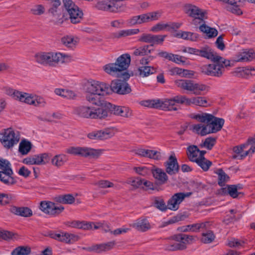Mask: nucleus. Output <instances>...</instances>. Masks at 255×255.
<instances>
[{
    "label": "nucleus",
    "instance_id": "1",
    "mask_svg": "<svg viewBox=\"0 0 255 255\" xmlns=\"http://www.w3.org/2000/svg\"><path fill=\"white\" fill-rule=\"evenodd\" d=\"M36 61L43 65L55 66L58 63H68L72 60L71 55L60 52H40L35 56Z\"/></svg>",
    "mask_w": 255,
    "mask_h": 255
},
{
    "label": "nucleus",
    "instance_id": "2",
    "mask_svg": "<svg viewBox=\"0 0 255 255\" xmlns=\"http://www.w3.org/2000/svg\"><path fill=\"white\" fill-rule=\"evenodd\" d=\"M3 90L5 94L11 97L14 100L27 104L43 107L46 104L45 100L43 98L35 95L19 92L9 87H4Z\"/></svg>",
    "mask_w": 255,
    "mask_h": 255
},
{
    "label": "nucleus",
    "instance_id": "3",
    "mask_svg": "<svg viewBox=\"0 0 255 255\" xmlns=\"http://www.w3.org/2000/svg\"><path fill=\"white\" fill-rule=\"evenodd\" d=\"M193 119L199 122L206 124L208 133H216L220 131L225 123L222 118H219L212 114L203 113L198 114L193 117Z\"/></svg>",
    "mask_w": 255,
    "mask_h": 255
},
{
    "label": "nucleus",
    "instance_id": "4",
    "mask_svg": "<svg viewBox=\"0 0 255 255\" xmlns=\"http://www.w3.org/2000/svg\"><path fill=\"white\" fill-rule=\"evenodd\" d=\"M130 61V56L129 54H123L117 58L115 63L106 64L103 67V69L107 73L114 76L119 72L127 70Z\"/></svg>",
    "mask_w": 255,
    "mask_h": 255
},
{
    "label": "nucleus",
    "instance_id": "5",
    "mask_svg": "<svg viewBox=\"0 0 255 255\" xmlns=\"http://www.w3.org/2000/svg\"><path fill=\"white\" fill-rule=\"evenodd\" d=\"M184 10L189 16L193 18L191 24L198 26L205 23L204 20L207 18V12L205 10L190 3L184 5Z\"/></svg>",
    "mask_w": 255,
    "mask_h": 255
},
{
    "label": "nucleus",
    "instance_id": "6",
    "mask_svg": "<svg viewBox=\"0 0 255 255\" xmlns=\"http://www.w3.org/2000/svg\"><path fill=\"white\" fill-rule=\"evenodd\" d=\"M20 140V134L18 131H14L11 128L4 129L0 133V141L6 149L12 148L16 145Z\"/></svg>",
    "mask_w": 255,
    "mask_h": 255
},
{
    "label": "nucleus",
    "instance_id": "7",
    "mask_svg": "<svg viewBox=\"0 0 255 255\" xmlns=\"http://www.w3.org/2000/svg\"><path fill=\"white\" fill-rule=\"evenodd\" d=\"M175 85L179 88L190 92L195 95H201L203 91L207 90L206 85L196 83L191 80L180 79L175 81Z\"/></svg>",
    "mask_w": 255,
    "mask_h": 255
},
{
    "label": "nucleus",
    "instance_id": "8",
    "mask_svg": "<svg viewBox=\"0 0 255 255\" xmlns=\"http://www.w3.org/2000/svg\"><path fill=\"white\" fill-rule=\"evenodd\" d=\"M191 194V192L175 193L168 201L167 205L163 199H160V211H165L167 209L172 211L177 210L179 208V205L185 198L190 196Z\"/></svg>",
    "mask_w": 255,
    "mask_h": 255
},
{
    "label": "nucleus",
    "instance_id": "9",
    "mask_svg": "<svg viewBox=\"0 0 255 255\" xmlns=\"http://www.w3.org/2000/svg\"><path fill=\"white\" fill-rule=\"evenodd\" d=\"M123 77L124 80H115L112 81L110 90L113 92L120 95H125L129 93L131 90L129 84L126 80L129 79L130 75L127 72L123 73Z\"/></svg>",
    "mask_w": 255,
    "mask_h": 255
},
{
    "label": "nucleus",
    "instance_id": "10",
    "mask_svg": "<svg viewBox=\"0 0 255 255\" xmlns=\"http://www.w3.org/2000/svg\"><path fill=\"white\" fill-rule=\"evenodd\" d=\"M65 8L67 11L72 23L76 24L80 21L83 12L71 0H63Z\"/></svg>",
    "mask_w": 255,
    "mask_h": 255
},
{
    "label": "nucleus",
    "instance_id": "11",
    "mask_svg": "<svg viewBox=\"0 0 255 255\" xmlns=\"http://www.w3.org/2000/svg\"><path fill=\"white\" fill-rule=\"evenodd\" d=\"M174 102L191 106L192 105V98H188L185 96L179 95L174 97L173 100H169L165 102L160 101V109L165 111L176 110L177 108L174 107Z\"/></svg>",
    "mask_w": 255,
    "mask_h": 255
},
{
    "label": "nucleus",
    "instance_id": "12",
    "mask_svg": "<svg viewBox=\"0 0 255 255\" xmlns=\"http://www.w3.org/2000/svg\"><path fill=\"white\" fill-rule=\"evenodd\" d=\"M66 152L74 155L94 158L98 157L100 154L99 150L86 147H70L66 149Z\"/></svg>",
    "mask_w": 255,
    "mask_h": 255
},
{
    "label": "nucleus",
    "instance_id": "13",
    "mask_svg": "<svg viewBox=\"0 0 255 255\" xmlns=\"http://www.w3.org/2000/svg\"><path fill=\"white\" fill-rule=\"evenodd\" d=\"M40 209L45 214L56 216L60 214L64 209L62 206H59L50 201L41 202Z\"/></svg>",
    "mask_w": 255,
    "mask_h": 255
},
{
    "label": "nucleus",
    "instance_id": "14",
    "mask_svg": "<svg viewBox=\"0 0 255 255\" xmlns=\"http://www.w3.org/2000/svg\"><path fill=\"white\" fill-rule=\"evenodd\" d=\"M86 90L87 92H94L104 96L109 93L110 88L105 83L93 81L87 84Z\"/></svg>",
    "mask_w": 255,
    "mask_h": 255
},
{
    "label": "nucleus",
    "instance_id": "15",
    "mask_svg": "<svg viewBox=\"0 0 255 255\" xmlns=\"http://www.w3.org/2000/svg\"><path fill=\"white\" fill-rule=\"evenodd\" d=\"M202 72L208 76L221 77L224 72V69L218 62H214L213 64L203 66Z\"/></svg>",
    "mask_w": 255,
    "mask_h": 255
},
{
    "label": "nucleus",
    "instance_id": "16",
    "mask_svg": "<svg viewBox=\"0 0 255 255\" xmlns=\"http://www.w3.org/2000/svg\"><path fill=\"white\" fill-rule=\"evenodd\" d=\"M165 171L170 175L177 174L179 171V165L174 154L171 155L167 161L164 163Z\"/></svg>",
    "mask_w": 255,
    "mask_h": 255
},
{
    "label": "nucleus",
    "instance_id": "17",
    "mask_svg": "<svg viewBox=\"0 0 255 255\" xmlns=\"http://www.w3.org/2000/svg\"><path fill=\"white\" fill-rule=\"evenodd\" d=\"M51 238L66 243H72L78 240V236L65 232L59 233H52L49 235Z\"/></svg>",
    "mask_w": 255,
    "mask_h": 255
},
{
    "label": "nucleus",
    "instance_id": "18",
    "mask_svg": "<svg viewBox=\"0 0 255 255\" xmlns=\"http://www.w3.org/2000/svg\"><path fill=\"white\" fill-rule=\"evenodd\" d=\"M107 107L115 115L125 118H128L132 115L131 111L128 107L116 106L110 103H108Z\"/></svg>",
    "mask_w": 255,
    "mask_h": 255
},
{
    "label": "nucleus",
    "instance_id": "19",
    "mask_svg": "<svg viewBox=\"0 0 255 255\" xmlns=\"http://www.w3.org/2000/svg\"><path fill=\"white\" fill-rule=\"evenodd\" d=\"M13 172L10 168L3 169L0 171V181L7 185H12L16 183V179L13 177Z\"/></svg>",
    "mask_w": 255,
    "mask_h": 255
},
{
    "label": "nucleus",
    "instance_id": "20",
    "mask_svg": "<svg viewBox=\"0 0 255 255\" xmlns=\"http://www.w3.org/2000/svg\"><path fill=\"white\" fill-rule=\"evenodd\" d=\"M103 95L94 92H87L86 98L88 101L93 105L99 106L105 105L107 106L108 104L105 103Z\"/></svg>",
    "mask_w": 255,
    "mask_h": 255
},
{
    "label": "nucleus",
    "instance_id": "21",
    "mask_svg": "<svg viewBox=\"0 0 255 255\" xmlns=\"http://www.w3.org/2000/svg\"><path fill=\"white\" fill-rule=\"evenodd\" d=\"M138 40L140 42L150 43L149 46H151V49H152L153 45L159 43V36L149 33H143L139 37Z\"/></svg>",
    "mask_w": 255,
    "mask_h": 255
},
{
    "label": "nucleus",
    "instance_id": "22",
    "mask_svg": "<svg viewBox=\"0 0 255 255\" xmlns=\"http://www.w3.org/2000/svg\"><path fill=\"white\" fill-rule=\"evenodd\" d=\"M130 226L137 231L145 232L150 228V225L148 220L144 218H140L130 225Z\"/></svg>",
    "mask_w": 255,
    "mask_h": 255
},
{
    "label": "nucleus",
    "instance_id": "23",
    "mask_svg": "<svg viewBox=\"0 0 255 255\" xmlns=\"http://www.w3.org/2000/svg\"><path fill=\"white\" fill-rule=\"evenodd\" d=\"M93 223L86 221H72L66 222V225L69 227L83 230L92 229Z\"/></svg>",
    "mask_w": 255,
    "mask_h": 255
},
{
    "label": "nucleus",
    "instance_id": "24",
    "mask_svg": "<svg viewBox=\"0 0 255 255\" xmlns=\"http://www.w3.org/2000/svg\"><path fill=\"white\" fill-rule=\"evenodd\" d=\"M94 109L89 107H80L74 109V113L80 117L93 119Z\"/></svg>",
    "mask_w": 255,
    "mask_h": 255
},
{
    "label": "nucleus",
    "instance_id": "25",
    "mask_svg": "<svg viewBox=\"0 0 255 255\" xmlns=\"http://www.w3.org/2000/svg\"><path fill=\"white\" fill-rule=\"evenodd\" d=\"M217 54V53L214 52V50L210 47L206 46L202 47L200 49H198L197 55L206 58L214 62Z\"/></svg>",
    "mask_w": 255,
    "mask_h": 255
},
{
    "label": "nucleus",
    "instance_id": "26",
    "mask_svg": "<svg viewBox=\"0 0 255 255\" xmlns=\"http://www.w3.org/2000/svg\"><path fill=\"white\" fill-rule=\"evenodd\" d=\"M158 15V11H153L138 15L139 24L157 20Z\"/></svg>",
    "mask_w": 255,
    "mask_h": 255
},
{
    "label": "nucleus",
    "instance_id": "27",
    "mask_svg": "<svg viewBox=\"0 0 255 255\" xmlns=\"http://www.w3.org/2000/svg\"><path fill=\"white\" fill-rule=\"evenodd\" d=\"M207 223H196L187 226L179 227L177 230L181 232H187L188 231L197 232L200 229L205 228Z\"/></svg>",
    "mask_w": 255,
    "mask_h": 255
},
{
    "label": "nucleus",
    "instance_id": "28",
    "mask_svg": "<svg viewBox=\"0 0 255 255\" xmlns=\"http://www.w3.org/2000/svg\"><path fill=\"white\" fill-rule=\"evenodd\" d=\"M10 211L16 215L25 217H30L32 215L31 210L28 207H17L13 206L10 209Z\"/></svg>",
    "mask_w": 255,
    "mask_h": 255
},
{
    "label": "nucleus",
    "instance_id": "29",
    "mask_svg": "<svg viewBox=\"0 0 255 255\" xmlns=\"http://www.w3.org/2000/svg\"><path fill=\"white\" fill-rule=\"evenodd\" d=\"M135 154L144 157H148L151 159H157L158 152L154 150L146 149L144 148H138L135 150Z\"/></svg>",
    "mask_w": 255,
    "mask_h": 255
},
{
    "label": "nucleus",
    "instance_id": "30",
    "mask_svg": "<svg viewBox=\"0 0 255 255\" xmlns=\"http://www.w3.org/2000/svg\"><path fill=\"white\" fill-rule=\"evenodd\" d=\"M139 32V29L138 28L121 30L118 32L113 33L112 36L115 38H120L121 37L136 34Z\"/></svg>",
    "mask_w": 255,
    "mask_h": 255
},
{
    "label": "nucleus",
    "instance_id": "31",
    "mask_svg": "<svg viewBox=\"0 0 255 255\" xmlns=\"http://www.w3.org/2000/svg\"><path fill=\"white\" fill-rule=\"evenodd\" d=\"M222 194L229 195L233 198L238 197L239 192H238V187L236 185H227L226 187L221 188Z\"/></svg>",
    "mask_w": 255,
    "mask_h": 255
},
{
    "label": "nucleus",
    "instance_id": "32",
    "mask_svg": "<svg viewBox=\"0 0 255 255\" xmlns=\"http://www.w3.org/2000/svg\"><path fill=\"white\" fill-rule=\"evenodd\" d=\"M195 236L186 235L183 233L174 235L173 239L177 242H182L185 245L191 244L194 240Z\"/></svg>",
    "mask_w": 255,
    "mask_h": 255
},
{
    "label": "nucleus",
    "instance_id": "33",
    "mask_svg": "<svg viewBox=\"0 0 255 255\" xmlns=\"http://www.w3.org/2000/svg\"><path fill=\"white\" fill-rule=\"evenodd\" d=\"M200 149L196 145H190L187 149V155L189 159L192 162H196L198 160Z\"/></svg>",
    "mask_w": 255,
    "mask_h": 255
},
{
    "label": "nucleus",
    "instance_id": "34",
    "mask_svg": "<svg viewBox=\"0 0 255 255\" xmlns=\"http://www.w3.org/2000/svg\"><path fill=\"white\" fill-rule=\"evenodd\" d=\"M67 156L64 154H59L55 155L51 159V164L58 168L62 166L67 161Z\"/></svg>",
    "mask_w": 255,
    "mask_h": 255
},
{
    "label": "nucleus",
    "instance_id": "35",
    "mask_svg": "<svg viewBox=\"0 0 255 255\" xmlns=\"http://www.w3.org/2000/svg\"><path fill=\"white\" fill-rule=\"evenodd\" d=\"M199 28L201 31L206 34L208 38L214 37L218 35V31L215 28L208 26L205 23L200 25Z\"/></svg>",
    "mask_w": 255,
    "mask_h": 255
},
{
    "label": "nucleus",
    "instance_id": "36",
    "mask_svg": "<svg viewBox=\"0 0 255 255\" xmlns=\"http://www.w3.org/2000/svg\"><path fill=\"white\" fill-rule=\"evenodd\" d=\"M32 144L30 141L26 139H22L19 144L18 151L22 155L27 154L31 150Z\"/></svg>",
    "mask_w": 255,
    "mask_h": 255
},
{
    "label": "nucleus",
    "instance_id": "37",
    "mask_svg": "<svg viewBox=\"0 0 255 255\" xmlns=\"http://www.w3.org/2000/svg\"><path fill=\"white\" fill-rule=\"evenodd\" d=\"M215 173L218 175V184L220 186L223 187L225 185V183L230 179L229 176L222 169H218Z\"/></svg>",
    "mask_w": 255,
    "mask_h": 255
},
{
    "label": "nucleus",
    "instance_id": "38",
    "mask_svg": "<svg viewBox=\"0 0 255 255\" xmlns=\"http://www.w3.org/2000/svg\"><path fill=\"white\" fill-rule=\"evenodd\" d=\"M246 148L248 145H251L250 149L241 155L240 159H243L249 154H252L255 152V135L254 137H250L247 142L244 144Z\"/></svg>",
    "mask_w": 255,
    "mask_h": 255
},
{
    "label": "nucleus",
    "instance_id": "39",
    "mask_svg": "<svg viewBox=\"0 0 255 255\" xmlns=\"http://www.w3.org/2000/svg\"><path fill=\"white\" fill-rule=\"evenodd\" d=\"M138 104L144 107L158 109L159 108V99L142 100L138 102Z\"/></svg>",
    "mask_w": 255,
    "mask_h": 255
},
{
    "label": "nucleus",
    "instance_id": "40",
    "mask_svg": "<svg viewBox=\"0 0 255 255\" xmlns=\"http://www.w3.org/2000/svg\"><path fill=\"white\" fill-rule=\"evenodd\" d=\"M153 49H151V46H143L140 47L134 50L132 53V56H143L150 53Z\"/></svg>",
    "mask_w": 255,
    "mask_h": 255
},
{
    "label": "nucleus",
    "instance_id": "41",
    "mask_svg": "<svg viewBox=\"0 0 255 255\" xmlns=\"http://www.w3.org/2000/svg\"><path fill=\"white\" fill-rule=\"evenodd\" d=\"M31 248L28 246H19L15 248L11 253V255H29Z\"/></svg>",
    "mask_w": 255,
    "mask_h": 255
},
{
    "label": "nucleus",
    "instance_id": "42",
    "mask_svg": "<svg viewBox=\"0 0 255 255\" xmlns=\"http://www.w3.org/2000/svg\"><path fill=\"white\" fill-rule=\"evenodd\" d=\"M192 130L193 132L201 136H205L209 134L207 128H206L205 124H199L194 125L192 127Z\"/></svg>",
    "mask_w": 255,
    "mask_h": 255
},
{
    "label": "nucleus",
    "instance_id": "43",
    "mask_svg": "<svg viewBox=\"0 0 255 255\" xmlns=\"http://www.w3.org/2000/svg\"><path fill=\"white\" fill-rule=\"evenodd\" d=\"M61 42L67 47L73 48L76 45L78 41L72 36H65L62 38Z\"/></svg>",
    "mask_w": 255,
    "mask_h": 255
},
{
    "label": "nucleus",
    "instance_id": "44",
    "mask_svg": "<svg viewBox=\"0 0 255 255\" xmlns=\"http://www.w3.org/2000/svg\"><path fill=\"white\" fill-rule=\"evenodd\" d=\"M115 242L112 241L106 244L98 245L94 247V250L97 252L110 250L114 247V246L115 245Z\"/></svg>",
    "mask_w": 255,
    "mask_h": 255
},
{
    "label": "nucleus",
    "instance_id": "45",
    "mask_svg": "<svg viewBox=\"0 0 255 255\" xmlns=\"http://www.w3.org/2000/svg\"><path fill=\"white\" fill-rule=\"evenodd\" d=\"M215 238V236L213 231L208 230L205 233L202 234L201 242L204 244L212 243Z\"/></svg>",
    "mask_w": 255,
    "mask_h": 255
},
{
    "label": "nucleus",
    "instance_id": "46",
    "mask_svg": "<svg viewBox=\"0 0 255 255\" xmlns=\"http://www.w3.org/2000/svg\"><path fill=\"white\" fill-rule=\"evenodd\" d=\"M255 57V53L253 50H250L243 52L241 54V57L239 58V61H252Z\"/></svg>",
    "mask_w": 255,
    "mask_h": 255
},
{
    "label": "nucleus",
    "instance_id": "47",
    "mask_svg": "<svg viewBox=\"0 0 255 255\" xmlns=\"http://www.w3.org/2000/svg\"><path fill=\"white\" fill-rule=\"evenodd\" d=\"M186 246L182 242H177L172 244L166 246L165 250L169 251H175L178 250H184L186 249Z\"/></svg>",
    "mask_w": 255,
    "mask_h": 255
},
{
    "label": "nucleus",
    "instance_id": "48",
    "mask_svg": "<svg viewBox=\"0 0 255 255\" xmlns=\"http://www.w3.org/2000/svg\"><path fill=\"white\" fill-rule=\"evenodd\" d=\"M196 163L204 171L209 170L210 167L212 165V162L206 158L198 159Z\"/></svg>",
    "mask_w": 255,
    "mask_h": 255
},
{
    "label": "nucleus",
    "instance_id": "49",
    "mask_svg": "<svg viewBox=\"0 0 255 255\" xmlns=\"http://www.w3.org/2000/svg\"><path fill=\"white\" fill-rule=\"evenodd\" d=\"M110 12H118L122 10L123 4L118 0H110Z\"/></svg>",
    "mask_w": 255,
    "mask_h": 255
},
{
    "label": "nucleus",
    "instance_id": "50",
    "mask_svg": "<svg viewBox=\"0 0 255 255\" xmlns=\"http://www.w3.org/2000/svg\"><path fill=\"white\" fill-rule=\"evenodd\" d=\"M93 114H94V117H93V119H103L108 116V111L102 108L94 109Z\"/></svg>",
    "mask_w": 255,
    "mask_h": 255
},
{
    "label": "nucleus",
    "instance_id": "51",
    "mask_svg": "<svg viewBox=\"0 0 255 255\" xmlns=\"http://www.w3.org/2000/svg\"><path fill=\"white\" fill-rule=\"evenodd\" d=\"M138 71L140 76L142 77L148 76L149 74L153 73L154 69L149 66H142L139 67Z\"/></svg>",
    "mask_w": 255,
    "mask_h": 255
},
{
    "label": "nucleus",
    "instance_id": "52",
    "mask_svg": "<svg viewBox=\"0 0 255 255\" xmlns=\"http://www.w3.org/2000/svg\"><path fill=\"white\" fill-rule=\"evenodd\" d=\"M58 201L63 204H71L75 201V198L71 194L60 196L58 197Z\"/></svg>",
    "mask_w": 255,
    "mask_h": 255
},
{
    "label": "nucleus",
    "instance_id": "53",
    "mask_svg": "<svg viewBox=\"0 0 255 255\" xmlns=\"http://www.w3.org/2000/svg\"><path fill=\"white\" fill-rule=\"evenodd\" d=\"M208 102L205 97H196L192 98V105L200 106L206 107Z\"/></svg>",
    "mask_w": 255,
    "mask_h": 255
},
{
    "label": "nucleus",
    "instance_id": "54",
    "mask_svg": "<svg viewBox=\"0 0 255 255\" xmlns=\"http://www.w3.org/2000/svg\"><path fill=\"white\" fill-rule=\"evenodd\" d=\"M23 163L28 165H40L38 155H35L24 158Z\"/></svg>",
    "mask_w": 255,
    "mask_h": 255
},
{
    "label": "nucleus",
    "instance_id": "55",
    "mask_svg": "<svg viewBox=\"0 0 255 255\" xmlns=\"http://www.w3.org/2000/svg\"><path fill=\"white\" fill-rule=\"evenodd\" d=\"M99 135V139L103 140L110 138L113 136V132L110 129H105L102 130L98 131Z\"/></svg>",
    "mask_w": 255,
    "mask_h": 255
},
{
    "label": "nucleus",
    "instance_id": "56",
    "mask_svg": "<svg viewBox=\"0 0 255 255\" xmlns=\"http://www.w3.org/2000/svg\"><path fill=\"white\" fill-rule=\"evenodd\" d=\"M96 7L99 10L110 12V3L109 1H101L97 2Z\"/></svg>",
    "mask_w": 255,
    "mask_h": 255
},
{
    "label": "nucleus",
    "instance_id": "57",
    "mask_svg": "<svg viewBox=\"0 0 255 255\" xmlns=\"http://www.w3.org/2000/svg\"><path fill=\"white\" fill-rule=\"evenodd\" d=\"M133 170L137 174L142 176H146L151 173L150 169L146 166L134 167Z\"/></svg>",
    "mask_w": 255,
    "mask_h": 255
},
{
    "label": "nucleus",
    "instance_id": "58",
    "mask_svg": "<svg viewBox=\"0 0 255 255\" xmlns=\"http://www.w3.org/2000/svg\"><path fill=\"white\" fill-rule=\"evenodd\" d=\"M214 62H218L219 64H221L224 69L225 67L230 66V61L229 60L225 59L218 54L216 56V58Z\"/></svg>",
    "mask_w": 255,
    "mask_h": 255
},
{
    "label": "nucleus",
    "instance_id": "59",
    "mask_svg": "<svg viewBox=\"0 0 255 255\" xmlns=\"http://www.w3.org/2000/svg\"><path fill=\"white\" fill-rule=\"evenodd\" d=\"M216 143V138L212 137H208L205 139L203 145L208 149L211 150Z\"/></svg>",
    "mask_w": 255,
    "mask_h": 255
},
{
    "label": "nucleus",
    "instance_id": "60",
    "mask_svg": "<svg viewBox=\"0 0 255 255\" xmlns=\"http://www.w3.org/2000/svg\"><path fill=\"white\" fill-rule=\"evenodd\" d=\"M31 12L35 15H41L45 11V8L42 5L39 4L33 6L31 8Z\"/></svg>",
    "mask_w": 255,
    "mask_h": 255
},
{
    "label": "nucleus",
    "instance_id": "61",
    "mask_svg": "<svg viewBox=\"0 0 255 255\" xmlns=\"http://www.w3.org/2000/svg\"><path fill=\"white\" fill-rule=\"evenodd\" d=\"M187 218L186 214H177L176 216L173 217L170 220L168 221V224H172L181 221H183Z\"/></svg>",
    "mask_w": 255,
    "mask_h": 255
},
{
    "label": "nucleus",
    "instance_id": "62",
    "mask_svg": "<svg viewBox=\"0 0 255 255\" xmlns=\"http://www.w3.org/2000/svg\"><path fill=\"white\" fill-rule=\"evenodd\" d=\"M96 185L100 188H106L112 187L114 186V184L108 180H101L95 183Z\"/></svg>",
    "mask_w": 255,
    "mask_h": 255
},
{
    "label": "nucleus",
    "instance_id": "63",
    "mask_svg": "<svg viewBox=\"0 0 255 255\" xmlns=\"http://www.w3.org/2000/svg\"><path fill=\"white\" fill-rule=\"evenodd\" d=\"M239 72H243L247 75H255V69L254 67L251 66L243 67L239 68Z\"/></svg>",
    "mask_w": 255,
    "mask_h": 255
},
{
    "label": "nucleus",
    "instance_id": "64",
    "mask_svg": "<svg viewBox=\"0 0 255 255\" xmlns=\"http://www.w3.org/2000/svg\"><path fill=\"white\" fill-rule=\"evenodd\" d=\"M11 200L9 195L5 193H0V205H5L8 204Z\"/></svg>",
    "mask_w": 255,
    "mask_h": 255
}]
</instances>
